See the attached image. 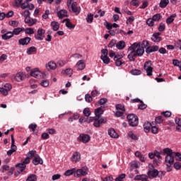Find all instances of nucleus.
Segmentation results:
<instances>
[{
    "label": "nucleus",
    "instance_id": "nucleus-19",
    "mask_svg": "<svg viewBox=\"0 0 181 181\" xmlns=\"http://www.w3.org/2000/svg\"><path fill=\"white\" fill-rule=\"evenodd\" d=\"M17 171L18 173H22L26 168V164L25 163L16 164Z\"/></svg>",
    "mask_w": 181,
    "mask_h": 181
},
{
    "label": "nucleus",
    "instance_id": "nucleus-45",
    "mask_svg": "<svg viewBox=\"0 0 181 181\" xmlns=\"http://www.w3.org/2000/svg\"><path fill=\"white\" fill-rule=\"evenodd\" d=\"M21 15L25 18V19H26V18H30L29 16H30V11H29V10H25Z\"/></svg>",
    "mask_w": 181,
    "mask_h": 181
},
{
    "label": "nucleus",
    "instance_id": "nucleus-36",
    "mask_svg": "<svg viewBox=\"0 0 181 181\" xmlns=\"http://www.w3.org/2000/svg\"><path fill=\"white\" fill-rule=\"evenodd\" d=\"M135 52L134 51H131L130 54H128V59L130 60V62H134L135 61Z\"/></svg>",
    "mask_w": 181,
    "mask_h": 181
},
{
    "label": "nucleus",
    "instance_id": "nucleus-9",
    "mask_svg": "<svg viewBox=\"0 0 181 181\" xmlns=\"http://www.w3.org/2000/svg\"><path fill=\"white\" fill-rule=\"evenodd\" d=\"M45 33L46 30H45L43 28H38L37 34L35 35L36 40H43V39H45Z\"/></svg>",
    "mask_w": 181,
    "mask_h": 181
},
{
    "label": "nucleus",
    "instance_id": "nucleus-49",
    "mask_svg": "<svg viewBox=\"0 0 181 181\" xmlns=\"http://www.w3.org/2000/svg\"><path fill=\"white\" fill-rule=\"evenodd\" d=\"M85 100L86 101V103H91L93 101V97H91L90 94H86L85 95Z\"/></svg>",
    "mask_w": 181,
    "mask_h": 181
},
{
    "label": "nucleus",
    "instance_id": "nucleus-58",
    "mask_svg": "<svg viewBox=\"0 0 181 181\" xmlns=\"http://www.w3.org/2000/svg\"><path fill=\"white\" fill-rule=\"evenodd\" d=\"M29 6V3L25 0L23 3L21 4L20 6H21V9H26Z\"/></svg>",
    "mask_w": 181,
    "mask_h": 181
},
{
    "label": "nucleus",
    "instance_id": "nucleus-44",
    "mask_svg": "<svg viewBox=\"0 0 181 181\" xmlns=\"http://www.w3.org/2000/svg\"><path fill=\"white\" fill-rule=\"evenodd\" d=\"M100 59L102 62L104 63V64H110V59L107 57H100Z\"/></svg>",
    "mask_w": 181,
    "mask_h": 181
},
{
    "label": "nucleus",
    "instance_id": "nucleus-13",
    "mask_svg": "<svg viewBox=\"0 0 181 181\" xmlns=\"http://www.w3.org/2000/svg\"><path fill=\"white\" fill-rule=\"evenodd\" d=\"M32 40V38L29 37H25L24 38H21L18 40V44L21 46H27L28 43H30V41Z\"/></svg>",
    "mask_w": 181,
    "mask_h": 181
},
{
    "label": "nucleus",
    "instance_id": "nucleus-64",
    "mask_svg": "<svg viewBox=\"0 0 181 181\" xmlns=\"http://www.w3.org/2000/svg\"><path fill=\"white\" fill-rule=\"evenodd\" d=\"M174 168L175 169H176L177 170H179V169H180L181 168V163L179 162H176L174 163Z\"/></svg>",
    "mask_w": 181,
    "mask_h": 181
},
{
    "label": "nucleus",
    "instance_id": "nucleus-14",
    "mask_svg": "<svg viewBox=\"0 0 181 181\" xmlns=\"http://www.w3.org/2000/svg\"><path fill=\"white\" fill-rule=\"evenodd\" d=\"M107 134L110 138H114L115 139H118V138H119V135H118L115 129L112 128H110L107 130Z\"/></svg>",
    "mask_w": 181,
    "mask_h": 181
},
{
    "label": "nucleus",
    "instance_id": "nucleus-8",
    "mask_svg": "<svg viewBox=\"0 0 181 181\" xmlns=\"http://www.w3.org/2000/svg\"><path fill=\"white\" fill-rule=\"evenodd\" d=\"M90 139L91 137L90 136V135L86 134H81L77 138L78 142H82L83 144H88Z\"/></svg>",
    "mask_w": 181,
    "mask_h": 181
},
{
    "label": "nucleus",
    "instance_id": "nucleus-21",
    "mask_svg": "<svg viewBox=\"0 0 181 181\" xmlns=\"http://www.w3.org/2000/svg\"><path fill=\"white\" fill-rule=\"evenodd\" d=\"M12 37H13V33L11 31H8L1 35V39L3 40H8V39H12Z\"/></svg>",
    "mask_w": 181,
    "mask_h": 181
},
{
    "label": "nucleus",
    "instance_id": "nucleus-39",
    "mask_svg": "<svg viewBox=\"0 0 181 181\" xmlns=\"http://www.w3.org/2000/svg\"><path fill=\"white\" fill-rule=\"evenodd\" d=\"M36 50H37V49H36L35 47H30L27 49L26 53L27 54L30 55L34 53V52H36Z\"/></svg>",
    "mask_w": 181,
    "mask_h": 181
},
{
    "label": "nucleus",
    "instance_id": "nucleus-20",
    "mask_svg": "<svg viewBox=\"0 0 181 181\" xmlns=\"http://www.w3.org/2000/svg\"><path fill=\"white\" fill-rule=\"evenodd\" d=\"M30 74H31L32 77H35V78H39L40 74H42V72H40L39 69L35 68L31 71Z\"/></svg>",
    "mask_w": 181,
    "mask_h": 181
},
{
    "label": "nucleus",
    "instance_id": "nucleus-22",
    "mask_svg": "<svg viewBox=\"0 0 181 181\" xmlns=\"http://www.w3.org/2000/svg\"><path fill=\"white\" fill-rule=\"evenodd\" d=\"M104 114V110L101 107H98L95 110V117L98 118V119H100L101 118V115Z\"/></svg>",
    "mask_w": 181,
    "mask_h": 181
},
{
    "label": "nucleus",
    "instance_id": "nucleus-4",
    "mask_svg": "<svg viewBox=\"0 0 181 181\" xmlns=\"http://www.w3.org/2000/svg\"><path fill=\"white\" fill-rule=\"evenodd\" d=\"M11 90H12V85L11 83H4L2 85V87H0V93L4 96L8 95Z\"/></svg>",
    "mask_w": 181,
    "mask_h": 181
},
{
    "label": "nucleus",
    "instance_id": "nucleus-56",
    "mask_svg": "<svg viewBox=\"0 0 181 181\" xmlns=\"http://www.w3.org/2000/svg\"><path fill=\"white\" fill-rule=\"evenodd\" d=\"M28 128H29V129H32L33 132H35L36 128H37V124H30L28 126Z\"/></svg>",
    "mask_w": 181,
    "mask_h": 181
},
{
    "label": "nucleus",
    "instance_id": "nucleus-7",
    "mask_svg": "<svg viewBox=\"0 0 181 181\" xmlns=\"http://www.w3.org/2000/svg\"><path fill=\"white\" fill-rule=\"evenodd\" d=\"M144 69L146 71L147 76H152L153 68H152V62L151 61L144 63Z\"/></svg>",
    "mask_w": 181,
    "mask_h": 181
},
{
    "label": "nucleus",
    "instance_id": "nucleus-40",
    "mask_svg": "<svg viewBox=\"0 0 181 181\" xmlns=\"http://www.w3.org/2000/svg\"><path fill=\"white\" fill-rule=\"evenodd\" d=\"M139 165L140 163L138 161L134 160L131 162V166L132 169H138V168H139Z\"/></svg>",
    "mask_w": 181,
    "mask_h": 181
},
{
    "label": "nucleus",
    "instance_id": "nucleus-17",
    "mask_svg": "<svg viewBox=\"0 0 181 181\" xmlns=\"http://www.w3.org/2000/svg\"><path fill=\"white\" fill-rule=\"evenodd\" d=\"M57 16L59 19H63V18H66L69 15H67V11L66 9H62L57 12Z\"/></svg>",
    "mask_w": 181,
    "mask_h": 181
},
{
    "label": "nucleus",
    "instance_id": "nucleus-34",
    "mask_svg": "<svg viewBox=\"0 0 181 181\" xmlns=\"http://www.w3.org/2000/svg\"><path fill=\"white\" fill-rule=\"evenodd\" d=\"M145 179H148V177L146 175H136L134 177V180H141L143 181Z\"/></svg>",
    "mask_w": 181,
    "mask_h": 181
},
{
    "label": "nucleus",
    "instance_id": "nucleus-1",
    "mask_svg": "<svg viewBox=\"0 0 181 181\" xmlns=\"http://www.w3.org/2000/svg\"><path fill=\"white\" fill-rule=\"evenodd\" d=\"M163 153L167 154L165 160V163L166 166H170V165H172V163H173V162H175L174 158H175L176 160H178L179 162H180L181 160L180 153H175L173 152V151H172V149L169 148H164Z\"/></svg>",
    "mask_w": 181,
    "mask_h": 181
},
{
    "label": "nucleus",
    "instance_id": "nucleus-24",
    "mask_svg": "<svg viewBox=\"0 0 181 181\" xmlns=\"http://www.w3.org/2000/svg\"><path fill=\"white\" fill-rule=\"evenodd\" d=\"M78 70H84L86 69V64H84V60H79L76 64Z\"/></svg>",
    "mask_w": 181,
    "mask_h": 181
},
{
    "label": "nucleus",
    "instance_id": "nucleus-35",
    "mask_svg": "<svg viewBox=\"0 0 181 181\" xmlns=\"http://www.w3.org/2000/svg\"><path fill=\"white\" fill-rule=\"evenodd\" d=\"M169 4V0H160V8H166Z\"/></svg>",
    "mask_w": 181,
    "mask_h": 181
},
{
    "label": "nucleus",
    "instance_id": "nucleus-63",
    "mask_svg": "<svg viewBox=\"0 0 181 181\" xmlns=\"http://www.w3.org/2000/svg\"><path fill=\"white\" fill-rule=\"evenodd\" d=\"M140 105H139V110H145L146 108V105L144 103L143 101L140 102Z\"/></svg>",
    "mask_w": 181,
    "mask_h": 181
},
{
    "label": "nucleus",
    "instance_id": "nucleus-31",
    "mask_svg": "<svg viewBox=\"0 0 181 181\" xmlns=\"http://www.w3.org/2000/svg\"><path fill=\"white\" fill-rule=\"evenodd\" d=\"M74 173H76V168H74L71 170H67L66 171H65L64 176H71V175H74Z\"/></svg>",
    "mask_w": 181,
    "mask_h": 181
},
{
    "label": "nucleus",
    "instance_id": "nucleus-12",
    "mask_svg": "<svg viewBox=\"0 0 181 181\" xmlns=\"http://www.w3.org/2000/svg\"><path fill=\"white\" fill-rule=\"evenodd\" d=\"M14 80L18 81V83H21V81H23L25 80V72H18L14 76Z\"/></svg>",
    "mask_w": 181,
    "mask_h": 181
},
{
    "label": "nucleus",
    "instance_id": "nucleus-60",
    "mask_svg": "<svg viewBox=\"0 0 181 181\" xmlns=\"http://www.w3.org/2000/svg\"><path fill=\"white\" fill-rule=\"evenodd\" d=\"M173 64L174 66H176L177 67H180L181 62H179V60H177V59H173Z\"/></svg>",
    "mask_w": 181,
    "mask_h": 181
},
{
    "label": "nucleus",
    "instance_id": "nucleus-55",
    "mask_svg": "<svg viewBox=\"0 0 181 181\" xmlns=\"http://www.w3.org/2000/svg\"><path fill=\"white\" fill-rule=\"evenodd\" d=\"M155 23V21H153V18H148L147 21H146V24L148 25V26H153V24Z\"/></svg>",
    "mask_w": 181,
    "mask_h": 181
},
{
    "label": "nucleus",
    "instance_id": "nucleus-51",
    "mask_svg": "<svg viewBox=\"0 0 181 181\" xmlns=\"http://www.w3.org/2000/svg\"><path fill=\"white\" fill-rule=\"evenodd\" d=\"M127 175L125 174H121L120 175L118 176V177H117L115 179V181H124V179H125V177Z\"/></svg>",
    "mask_w": 181,
    "mask_h": 181
},
{
    "label": "nucleus",
    "instance_id": "nucleus-61",
    "mask_svg": "<svg viewBox=\"0 0 181 181\" xmlns=\"http://www.w3.org/2000/svg\"><path fill=\"white\" fill-rule=\"evenodd\" d=\"M166 26L163 23H160L158 27L159 32H163L165 30Z\"/></svg>",
    "mask_w": 181,
    "mask_h": 181
},
{
    "label": "nucleus",
    "instance_id": "nucleus-18",
    "mask_svg": "<svg viewBox=\"0 0 181 181\" xmlns=\"http://www.w3.org/2000/svg\"><path fill=\"white\" fill-rule=\"evenodd\" d=\"M159 50V46L154 45L151 47H148L146 49V52L149 54V53H153V52H158Z\"/></svg>",
    "mask_w": 181,
    "mask_h": 181
},
{
    "label": "nucleus",
    "instance_id": "nucleus-43",
    "mask_svg": "<svg viewBox=\"0 0 181 181\" xmlns=\"http://www.w3.org/2000/svg\"><path fill=\"white\" fill-rule=\"evenodd\" d=\"M94 20V16L91 13L88 14L86 18V21L88 23H93V21Z\"/></svg>",
    "mask_w": 181,
    "mask_h": 181
},
{
    "label": "nucleus",
    "instance_id": "nucleus-11",
    "mask_svg": "<svg viewBox=\"0 0 181 181\" xmlns=\"http://www.w3.org/2000/svg\"><path fill=\"white\" fill-rule=\"evenodd\" d=\"M71 162H75L77 163V162H80L81 160V154L78 151H76L74 153L72 156L71 157Z\"/></svg>",
    "mask_w": 181,
    "mask_h": 181
},
{
    "label": "nucleus",
    "instance_id": "nucleus-30",
    "mask_svg": "<svg viewBox=\"0 0 181 181\" xmlns=\"http://www.w3.org/2000/svg\"><path fill=\"white\" fill-rule=\"evenodd\" d=\"M175 18H176V14H172L170 17L167 18L166 23L167 25H170L173 22L175 21Z\"/></svg>",
    "mask_w": 181,
    "mask_h": 181
},
{
    "label": "nucleus",
    "instance_id": "nucleus-25",
    "mask_svg": "<svg viewBox=\"0 0 181 181\" xmlns=\"http://www.w3.org/2000/svg\"><path fill=\"white\" fill-rule=\"evenodd\" d=\"M148 175L149 177H151V178L156 177V176L159 175V171H158V170L156 169L149 170L148 171Z\"/></svg>",
    "mask_w": 181,
    "mask_h": 181
},
{
    "label": "nucleus",
    "instance_id": "nucleus-29",
    "mask_svg": "<svg viewBox=\"0 0 181 181\" xmlns=\"http://www.w3.org/2000/svg\"><path fill=\"white\" fill-rule=\"evenodd\" d=\"M64 22H66L65 25L68 29H74V28H76V25H73L69 18L64 19Z\"/></svg>",
    "mask_w": 181,
    "mask_h": 181
},
{
    "label": "nucleus",
    "instance_id": "nucleus-53",
    "mask_svg": "<svg viewBox=\"0 0 181 181\" xmlns=\"http://www.w3.org/2000/svg\"><path fill=\"white\" fill-rule=\"evenodd\" d=\"M107 102H108V100L107 98H101L98 101V104L99 105H104V104H107Z\"/></svg>",
    "mask_w": 181,
    "mask_h": 181
},
{
    "label": "nucleus",
    "instance_id": "nucleus-33",
    "mask_svg": "<svg viewBox=\"0 0 181 181\" xmlns=\"http://www.w3.org/2000/svg\"><path fill=\"white\" fill-rule=\"evenodd\" d=\"M152 127V124L149 122L145 123L144 124V132H149L151 131V127Z\"/></svg>",
    "mask_w": 181,
    "mask_h": 181
},
{
    "label": "nucleus",
    "instance_id": "nucleus-57",
    "mask_svg": "<svg viewBox=\"0 0 181 181\" xmlns=\"http://www.w3.org/2000/svg\"><path fill=\"white\" fill-rule=\"evenodd\" d=\"M23 1V0H14V6L19 8V6H21V5L22 4Z\"/></svg>",
    "mask_w": 181,
    "mask_h": 181
},
{
    "label": "nucleus",
    "instance_id": "nucleus-38",
    "mask_svg": "<svg viewBox=\"0 0 181 181\" xmlns=\"http://www.w3.org/2000/svg\"><path fill=\"white\" fill-rule=\"evenodd\" d=\"M25 35H33L35 33V30L32 28H25L24 30Z\"/></svg>",
    "mask_w": 181,
    "mask_h": 181
},
{
    "label": "nucleus",
    "instance_id": "nucleus-6",
    "mask_svg": "<svg viewBox=\"0 0 181 181\" xmlns=\"http://www.w3.org/2000/svg\"><path fill=\"white\" fill-rule=\"evenodd\" d=\"M88 175V170L87 168H83L78 170H76L74 173V177H81Z\"/></svg>",
    "mask_w": 181,
    "mask_h": 181
},
{
    "label": "nucleus",
    "instance_id": "nucleus-59",
    "mask_svg": "<svg viewBox=\"0 0 181 181\" xmlns=\"http://www.w3.org/2000/svg\"><path fill=\"white\" fill-rule=\"evenodd\" d=\"M130 5H132L133 6H139V0H132L130 2Z\"/></svg>",
    "mask_w": 181,
    "mask_h": 181
},
{
    "label": "nucleus",
    "instance_id": "nucleus-10",
    "mask_svg": "<svg viewBox=\"0 0 181 181\" xmlns=\"http://www.w3.org/2000/svg\"><path fill=\"white\" fill-rule=\"evenodd\" d=\"M24 22L25 23H26V25L31 27L34 25H36V23H37V19L28 17L24 19Z\"/></svg>",
    "mask_w": 181,
    "mask_h": 181
},
{
    "label": "nucleus",
    "instance_id": "nucleus-16",
    "mask_svg": "<svg viewBox=\"0 0 181 181\" xmlns=\"http://www.w3.org/2000/svg\"><path fill=\"white\" fill-rule=\"evenodd\" d=\"M161 33H155L153 34V36L151 37V40L153 42H155V43H158V42H160L162 40V37H160Z\"/></svg>",
    "mask_w": 181,
    "mask_h": 181
},
{
    "label": "nucleus",
    "instance_id": "nucleus-46",
    "mask_svg": "<svg viewBox=\"0 0 181 181\" xmlns=\"http://www.w3.org/2000/svg\"><path fill=\"white\" fill-rule=\"evenodd\" d=\"M49 82L48 80H42L41 82H40V86H42V87H49Z\"/></svg>",
    "mask_w": 181,
    "mask_h": 181
},
{
    "label": "nucleus",
    "instance_id": "nucleus-52",
    "mask_svg": "<svg viewBox=\"0 0 181 181\" xmlns=\"http://www.w3.org/2000/svg\"><path fill=\"white\" fill-rule=\"evenodd\" d=\"M134 21H135V17L134 16H130L129 17V18L127 20L126 23L127 25H131L132 23V22H134Z\"/></svg>",
    "mask_w": 181,
    "mask_h": 181
},
{
    "label": "nucleus",
    "instance_id": "nucleus-15",
    "mask_svg": "<svg viewBox=\"0 0 181 181\" xmlns=\"http://www.w3.org/2000/svg\"><path fill=\"white\" fill-rule=\"evenodd\" d=\"M33 163L35 166L37 165H43V160L39 156V155L35 154L33 160Z\"/></svg>",
    "mask_w": 181,
    "mask_h": 181
},
{
    "label": "nucleus",
    "instance_id": "nucleus-47",
    "mask_svg": "<svg viewBox=\"0 0 181 181\" xmlns=\"http://www.w3.org/2000/svg\"><path fill=\"white\" fill-rule=\"evenodd\" d=\"M116 110H120V111H125V106L124 105L122 104H117L115 106Z\"/></svg>",
    "mask_w": 181,
    "mask_h": 181
},
{
    "label": "nucleus",
    "instance_id": "nucleus-50",
    "mask_svg": "<svg viewBox=\"0 0 181 181\" xmlns=\"http://www.w3.org/2000/svg\"><path fill=\"white\" fill-rule=\"evenodd\" d=\"M102 55L100 57H106L108 56V49H103L101 50Z\"/></svg>",
    "mask_w": 181,
    "mask_h": 181
},
{
    "label": "nucleus",
    "instance_id": "nucleus-62",
    "mask_svg": "<svg viewBox=\"0 0 181 181\" xmlns=\"http://www.w3.org/2000/svg\"><path fill=\"white\" fill-rule=\"evenodd\" d=\"M49 138H50V136L46 132L42 133L41 135V139H49Z\"/></svg>",
    "mask_w": 181,
    "mask_h": 181
},
{
    "label": "nucleus",
    "instance_id": "nucleus-41",
    "mask_svg": "<svg viewBox=\"0 0 181 181\" xmlns=\"http://www.w3.org/2000/svg\"><path fill=\"white\" fill-rule=\"evenodd\" d=\"M130 73L131 74H132V76H139L141 74L142 71L139 69H132V71H130Z\"/></svg>",
    "mask_w": 181,
    "mask_h": 181
},
{
    "label": "nucleus",
    "instance_id": "nucleus-32",
    "mask_svg": "<svg viewBox=\"0 0 181 181\" xmlns=\"http://www.w3.org/2000/svg\"><path fill=\"white\" fill-rule=\"evenodd\" d=\"M25 181H37V176H36V175L31 174L28 176Z\"/></svg>",
    "mask_w": 181,
    "mask_h": 181
},
{
    "label": "nucleus",
    "instance_id": "nucleus-28",
    "mask_svg": "<svg viewBox=\"0 0 181 181\" xmlns=\"http://www.w3.org/2000/svg\"><path fill=\"white\" fill-rule=\"evenodd\" d=\"M21 32H25V28H16L13 30V35H16V36H18V35L21 34Z\"/></svg>",
    "mask_w": 181,
    "mask_h": 181
},
{
    "label": "nucleus",
    "instance_id": "nucleus-3",
    "mask_svg": "<svg viewBox=\"0 0 181 181\" xmlns=\"http://www.w3.org/2000/svg\"><path fill=\"white\" fill-rule=\"evenodd\" d=\"M127 119H128L129 125H130V127H136V125H138L139 122L138 119V116L134 114H130L127 115Z\"/></svg>",
    "mask_w": 181,
    "mask_h": 181
},
{
    "label": "nucleus",
    "instance_id": "nucleus-2",
    "mask_svg": "<svg viewBox=\"0 0 181 181\" xmlns=\"http://www.w3.org/2000/svg\"><path fill=\"white\" fill-rule=\"evenodd\" d=\"M129 50L133 51L136 56L141 57L145 53V49L144 47L141 46L140 43L134 42L129 47Z\"/></svg>",
    "mask_w": 181,
    "mask_h": 181
},
{
    "label": "nucleus",
    "instance_id": "nucleus-26",
    "mask_svg": "<svg viewBox=\"0 0 181 181\" xmlns=\"http://www.w3.org/2000/svg\"><path fill=\"white\" fill-rule=\"evenodd\" d=\"M50 25L52 30L54 32H57V30L60 29V24H59V22L57 21H52Z\"/></svg>",
    "mask_w": 181,
    "mask_h": 181
},
{
    "label": "nucleus",
    "instance_id": "nucleus-27",
    "mask_svg": "<svg viewBox=\"0 0 181 181\" xmlns=\"http://www.w3.org/2000/svg\"><path fill=\"white\" fill-rule=\"evenodd\" d=\"M126 46H127V45L125 44V42L123 40L119 41L116 44V47H117V49H118V50H122V49H125Z\"/></svg>",
    "mask_w": 181,
    "mask_h": 181
},
{
    "label": "nucleus",
    "instance_id": "nucleus-23",
    "mask_svg": "<svg viewBox=\"0 0 181 181\" xmlns=\"http://www.w3.org/2000/svg\"><path fill=\"white\" fill-rule=\"evenodd\" d=\"M57 67V65L54 63L53 61H50L48 62V64L46 65V69L47 70H56V68Z\"/></svg>",
    "mask_w": 181,
    "mask_h": 181
},
{
    "label": "nucleus",
    "instance_id": "nucleus-37",
    "mask_svg": "<svg viewBox=\"0 0 181 181\" xmlns=\"http://www.w3.org/2000/svg\"><path fill=\"white\" fill-rule=\"evenodd\" d=\"M83 115L87 117V118H88V117H90V115H91V111L90 110V108L86 107L83 111Z\"/></svg>",
    "mask_w": 181,
    "mask_h": 181
},
{
    "label": "nucleus",
    "instance_id": "nucleus-48",
    "mask_svg": "<svg viewBox=\"0 0 181 181\" xmlns=\"http://www.w3.org/2000/svg\"><path fill=\"white\" fill-rule=\"evenodd\" d=\"M64 73L66 74V76L71 77V74H73V69H71V68L66 69L64 71Z\"/></svg>",
    "mask_w": 181,
    "mask_h": 181
},
{
    "label": "nucleus",
    "instance_id": "nucleus-5",
    "mask_svg": "<svg viewBox=\"0 0 181 181\" xmlns=\"http://www.w3.org/2000/svg\"><path fill=\"white\" fill-rule=\"evenodd\" d=\"M69 12H73L76 15H78L81 12V8L77 6V2L74 1L72 4L68 6Z\"/></svg>",
    "mask_w": 181,
    "mask_h": 181
},
{
    "label": "nucleus",
    "instance_id": "nucleus-42",
    "mask_svg": "<svg viewBox=\"0 0 181 181\" xmlns=\"http://www.w3.org/2000/svg\"><path fill=\"white\" fill-rule=\"evenodd\" d=\"M129 138H131L132 139H133L134 141H138V136L136 135H135V134H134V132H129L127 134Z\"/></svg>",
    "mask_w": 181,
    "mask_h": 181
},
{
    "label": "nucleus",
    "instance_id": "nucleus-54",
    "mask_svg": "<svg viewBox=\"0 0 181 181\" xmlns=\"http://www.w3.org/2000/svg\"><path fill=\"white\" fill-rule=\"evenodd\" d=\"M151 18H153L154 22H158L160 19V14L157 13L154 15Z\"/></svg>",
    "mask_w": 181,
    "mask_h": 181
}]
</instances>
